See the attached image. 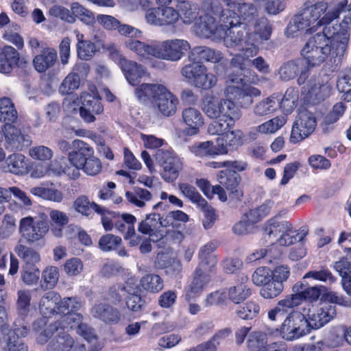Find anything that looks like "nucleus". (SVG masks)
<instances>
[{"label": "nucleus", "mask_w": 351, "mask_h": 351, "mask_svg": "<svg viewBox=\"0 0 351 351\" xmlns=\"http://www.w3.org/2000/svg\"><path fill=\"white\" fill-rule=\"evenodd\" d=\"M219 24L216 23L214 16H201V20L197 23L201 35L206 38L214 39H223L227 47L235 48L243 53V47L247 40V34L244 35V31L238 27L239 19L237 16L230 18L226 12L218 15Z\"/></svg>", "instance_id": "1"}, {"label": "nucleus", "mask_w": 351, "mask_h": 351, "mask_svg": "<svg viewBox=\"0 0 351 351\" xmlns=\"http://www.w3.org/2000/svg\"><path fill=\"white\" fill-rule=\"evenodd\" d=\"M125 47L134 52L141 61L152 58L176 62L180 60L190 49L189 43L183 39H170L163 41L151 40L149 43L128 38Z\"/></svg>", "instance_id": "2"}, {"label": "nucleus", "mask_w": 351, "mask_h": 351, "mask_svg": "<svg viewBox=\"0 0 351 351\" xmlns=\"http://www.w3.org/2000/svg\"><path fill=\"white\" fill-rule=\"evenodd\" d=\"M201 107L208 118L218 119L208 125L207 132L211 135H219L227 129L232 128L241 116V110L234 101L219 99L210 94L204 97Z\"/></svg>", "instance_id": "3"}, {"label": "nucleus", "mask_w": 351, "mask_h": 351, "mask_svg": "<svg viewBox=\"0 0 351 351\" xmlns=\"http://www.w3.org/2000/svg\"><path fill=\"white\" fill-rule=\"evenodd\" d=\"M134 93L140 102L151 101L163 116H172L177 110L178 100L164 84L144 83L135 89Z\"/></svg>", "instance_id": "4"}, {"label": "nucleus", "mask_w": 351, "mask_h": 351, "mask_svg": "<svg viewBox=\"0 0 351 351\" xmlns=\"http://www.w3.org/2000/svg\"><path fill=\"white\" fill-rule=\"evenodd\" d=\"M312 307L311 304H305L302 311H293L287 316L280 328L283 339L287 341L298 339L314 329L308 317Z\"/></svg>", "instance_id": "5"}, {"label": "nucleus", "mask_w": 351, "mask_h": 351, "mask_svg": "<svg viewBox=\"0 0 351 351\" xmlns=\"http://www.w3.org/2000/svg\"><path fill=\"white\" fill-rule=\"evenodd\" d=\"M247 40L243 47V56L246 58L255 56L258 52V44L268 40L271 35L272 26L268 19L258 15L247 25Z\"/></svg>", "instance_id": "6"}, {"label": "nucleus", "mask_w": 351, "mask_h": 351, "mask_svg": "<svg viewBox=\"0 0 351 351\" xmlns=\"http://www.w3.org/2000/svg\"><path fill=\"white\" fill-rule=\"evenodd\" d=\"M82 315L78 313L65 314L60 319L49 324L46 329L42 331L37 337V341L39 343L44 344L47 341V338L54 331H58L59 329L65 330L68 328L75 330L77 333L87 339L90 328L86 324L82 323Z\"/></svg>", "instance_id": "7"}, {"label": "nucleus", "mask_w": 351, "mask_h": 351, "mask_svg": "<svg viewBox=\"0 0 351 351\" xmlns=\"http://www.w3.org/2000/svg\"><path fill=\"white\" fill-rule=\"evenodd\" d=\"M49 226L47 215L40 213L34 217L27 216L19 221V232L21 236L28 243L40 241L49 232Z\"/></svg>", "instance_id": "8"}, {"label": "nucleus", "mask_w": 351, "mask_h": 351, "mask_svg": "<svg viewBox=\"0 0 351 351\" xmlns=\"http://www.w3.org/2000/svg\"><path fill=\"white\" fill-rule=\"evenodd\" d=\"M214 1L213 4H208L207 7L211 6V8H215L216 12L218 15L223 14L226 12L228 15L229 20L234 16H237L239 19V24L241 21L247 26L252 20L257 16V9L251 3L239 2V1Z\"/></svg>", "instance_id": "9"}, {"label": "nucleus", "mask_w": 351, "mask_h": 351, "mask_svg": "<svg viewBox=\"0 0 351 351\" xmlns=\"http://www.w3.org/2000/svg\"><path fill=\"white\" fill-rule=\"evenodd\" d=\"M154 1L152 11L148 13L147 23L155 26L173 25L180 19L179 10L173 1Z\"/></svg>", "instance_id": "10"}, {"label": "nucleus", "mask_w": 351, "mask_h": 351, "mask_svg": "<svg viewBox=\"0 0 351 351\" xmlns=\"http://www.w3.org/2000/svg\"><path fill=\"white\" fill-rule=\"evenodd\" d=\"M176 3V8L180 11V19L185 24H191L195 22V26L197 32L201 34L199 29L197 27V23L200 22L201 16H218V12H216L215 8H211V6L207 7L208 4H213L214 1H203L202 5V10H199V5L195 1H175Z\"/></svg>", "instance_id": "11"}, {"label": "nucleus", "mask_w": 351, "mask_h": 351, "mask_svg": "<svg viewBox=\"0 0 351 351\" xmlns=\"http://www.w3.org/2000/svg\"><path fill=\"white\" fill-rule=\"evenodd\" d=\"M278 233L280 237L277 239V243L281 246H287L293 244L296 240L299 233L293 230L292 223L288 221H277L276 218L269 220L266 224L264 237L276 238Z\"/></svg>", "instance_id": "12"}, {"label": "nucleus", "mask_w": 351, "mask_h": 351, "mask_svg": "<svg viewBox=\"0 0 351 351\" xmlns=\"http://www.w3.org/2000/svg\"><path fill=\"white\" fill-rule=\"evenodd\" d=\"M156 159L162 167L161 172L162 178L168 182L175 181L183 167L182 159L172 150L164 149L157 151Z\"/></svg>", "instance_id": "13"}, {"label": "nucleus", "mask_w": 351, "mask_h": 351, "mask_svg": "<svg viewBox=\"0 0 351 351\" xmlns=\"http://www.w3.org/2000/svg\"><path fill=\"white\" fill-rule=\"evenodd\" d=\"M316 125V119L311 112H300L292 127L291 141L295 143L302 141L313 132Z\"/></svg>", "instance_id": "14"}, {"label": "nucleus", "mask_w": 351, "mask_h": 351, "mask_svg": "<svg viewBox=\"0 0 351 351\" xmlns=\"http://www.w3.org/2000/svg\"><path fill=\"white\" fill-rule=\"evenodd\" d=\"M27 64L24 58L13 47H0V73L8 74L16 67L24 68Z\"/></svg>", "instance_id": "15"}, {"label": "nucleus", "mask_w": 351, "mask_h": 351, "mask_svg": "<svg viewBox=\"0 0 351 351\" xmlns=\"http://www.w3.org/2000/svg\"><path fill=\"white\" fill-rule=\"evenodd\" d=\"M2 131L6 149L21 150L30 145V137L27 134H23L20 129L10 123L5 124L2 127Z\"/></svg>", "instance_id": "16"}, {"label": "nucleus", "mask_w": 351, "mask_h": 351, "mask_svg": "<svg viewBox=\"0 0 351 351\" xmlns=\"http://www.w3.org/2000/svg\"><path fill=\"white\" fill-rule=\"evenodd\" d=\"M80 99V117L87 123L93 122L95 120V115L101 114L104 110L100 98L88 93H83Z\"/></svg>", "instance_id": "17"}, {"label": "nucleus", "mask_w": 351, "mask_h": 351, "mask_svg": "<svg viewBox=\"0 0 351 351\" xmlns=\"http://www.w3.org/2000/svg\"><path fill=\"white\" fill-rule=\"evenodd\" d=\"M138 230L143 234L149 235L153 241L162 239L165 231L160 227V214L152 213L147 215L145 219L138 224Z\"/></svg>", "instance_id": "18"}, {"label": "nucleus", "mask_w": 351, "mask_h": 351, "mask_svg": "<svg viewBox=\"0 0 351 351\" xmlns=\"http://www.w3.org/2000/svg\"><path fill=\"white\" fill-rule=\"evenodd\" d=\"M128 82L132 86L138 85L144 77L149 76L147 69L142 64L128 59L119 66Z\"/></svg>", "instance_id": "19"}, {"label": "nucleus", "mask_w": 351, "mask_h": 351, "mask_svg": "<svg viewBox=\"0 0 351 351\" xmlns=\"http://www.w3.org/2000/svg\"><path fill=\"white\" fill-rule=\"evenodd\" d=\"M90 314L95 318L109 324H116L121 318V314L117 308L101 302L95 303L90 309Z\"/></svg>", "instance_id": "20"}, {"label": "nucleus", "mask_w": 351, "mask_h": 351, "mask_svg": "<svg viewBox=\"0 0 351 351\" xmlns=\"http://www.w3.org/2000/svg\"><path fill=\"white\" fill-rule=\"evenodd\" d=\"M335 315V306L329 303H324L322 306L316 310L313 306L311 313H309L308 317L313 328L317 329L328 323Z\"/></svg>", "instance_id": "21"}, {"label": "nucleus", "mask_w": 351, "mask_h": 351, "mask_svg": "<svg viewBox=\"0 0 351 351\" xmlns=\"http://www.w3.org/2000/svg\"><path fill=\"white\" fill-rule=\"evenodd\" d=\"M182 118L186 125L187 134L193 136L199 132V129L204 124V119L201 112L194 107L184 108L182 112Z\"/></svg>", "instance_id": "22"}, {"label": "nucleus", "mask_w": 351, "mask_h": 351, "mask_svg": "<svg viewBox=\"0 0 351 351\" xmlns=\"http://www.w3.org/2000/svg\"><path fill=\"white\" fill-rule=\"evenodd\" d=\"M330 86L328 83H321L320 77H311L302 87V92L308 99H324L330 95Z\"/></svg>", "instance_id": "23"}, {"label": "nucleus", "mask_w": 351, "mask_h": 351, "mask_svg": "<svg viewBox=\"0 0 351 351\" xmlns=\"http://www.w3.org/2000/svg\"><path fill=\"white\" fill-rule=\"evenodd\" d=\"M57 58V51L54 48L42 46L40 53L34 58L33 64L38 72L44 73L54 66Z\"/></svg>", "instance_id": "24"}, {"label": "nucleus", "mask_w": 351, "mask_h": 351, "mask_svg": "<svg viewBox=\"0 0 351 351\" xmlns=\"http://www.w3.org/2000/svg\"><path fill=\"white\" fill-rule=\"evenodd\" d=\"M61 297L56 291H49L40 298L38 309L40 313L45 317H51L55 313H59V304Z\"/></svg>", "instance_id": "25"}, {"label": "nucleus", "mask_w": 351, "mask_h": 351, "mask_svg": "<svg viewBox=\"0 0 351 351\" xmlns=\"http://www.w3.org/2000/svg\"><path fill=\"white\" fill-rule=\"evenodd\" d=\"M209 271H204L202 267H197L196 268L195 276L186 294V300L196 297L202 292L205 286L210 281V277L207 274Z\"/></svg>", "instance_id": "26"}, {"label": "nucleus", "mask_w": 351, "mask_h": 351, "mask_svg": "<svg viewBox=\"0 0 351 351\" xmlns=\"http://www.w3.org/2000/svg\"><path fill=\"white\" fill-rule=\"evenodd\" d=\"M54 336L49 343V350L51 351H69L74 344L73 338L65 331L64 329H59L54 331L47 340Z\"/></svg>", "instance_id": "27"}, {"label": "nucleus", "mask_w": 351, "mask_h": 351, "mask_svg": "<svg viewBox=\"0 0 351 351\" xmlns=\"http://www.w3.org/2000/svg\"><path fill=\"white\" fill-rule=\"evenodd\" d=\"M217 246L213 242L203 245L199 251L200 262L198 267L204 268V271H212L217 264V258L212 254Z\"/></svg>", "instance_id": "28"}, {"label": "nucleus", "mask_w": 351, "mask_h": 351, "mask_svg": "<svg viewBox=\"0 0 351 351\" xmlns=\"http://www.w3.org/2000/svg\"><path fill=\"white\" fill-rule=\"evenodd\" d=\"M17 256L25 263L23 267H34L40 262L39 253L32 247L19 243L14 247Z\"/></svg>", "instance_id": "29"}, {"label": "nucleus", "mask_w": 351, "mask_h": 351, "mask_svg": "<svg viewBox=\"0 0 351 351\" xmlns=\"http://www.w3.org/2000/svg\"><path fill=\"white\" fill-rule=\"evenodd\" d=\"M115 229L121 233L125 239H128L134 234V223L136 221V217L128 213H123L117 217Z\"/></svg>", "instance_id": "30"}, {"label": "nucleus", "mask_w": 351, "mask_h": 351, "mask_svg": "<svg viewBox=\"0 0 351 351\" xmlns=\"http://www.w3.org/2000/svg\"><path fill=\"white\" fill-rule=\"evenodd\" d=\"M311 25L313 24L308 18L304 16V13L302 10L291 19L286 28L285 34L287 36L293 37L298 32L307 29Z\"/></svg>", "instance_id": "31"}, {"label": "nucleus", "mask_w": 351, "mask_h": 351, "mask_svg": "<svg viewBox=\"0 0 351 351\" xmlns=\"http://www.w3.org/2000/svg\"><path fill=\"white\" fill-rule=\"evenodd\" d=\"M18 117V112L12 100L7 97L0 98V121L5 124L14 123Z\"/></svg>", "instance_id": "32"}, {"label": "nucleus", "mask_w": 351, "mask_h": 351, "mask_svg": "<svg viewBox=\"0 0 351 351\" xmlns=\"http://www.w3.org/2000/svg\"><path fill=\"white\" fill-rule=\"evenodd\" d=\"M302 56L304 57L302 54ZM304 61L303 60H295L289 61L284 64L279 69V75L282 80L285 81H289L293 79L298 73V72L302 69L304 64H308L310 66H314L315 65L309 64L305 58Z\"/></svg>", "instance_id": "33"}, {"label": "nucleus", "mask_w": 351, "mask_h": 351, "mask_svg": "<svg viewBox=\"0 0 351 351\" xmlns=\"http://www.w3.org/2000/svg\"><path fill=\"white\" fill-rule=\"evenodd\" d=\"M125 198L132 205L143 208L145 206L146 202L152 198V195L147 189L136 187L132 191L125 193Z\"/></svg>", "instance_id": "34"}, {"label": "nucleus", "mask_w": 351, "mask_h": 351, "mask_svg": "<svg viewBox=\"0 0 351 351\" xmlns=\"http://www.w3.org/2000/svg\"><path fill=\"white\" fill-rule=\"evenodd\" d=\"M273 205V201L270 199L266 200L260 206L250 209L245 214L244 217L249 224L256 223L270 213Z\"/></svg>", "instance_id": "35"}, {"label": "nucleus", "mask_w": 351, "mask_h": 351, "mask_svg": "<svg viewBox=\"0 0 351 351\" xmlns=\"http://www.w3.org/2000/svg\"><path fill=\"white\" fill-rule=\"evenodd\" d=\"M247 278H242V282L229 289V299L234 304H239L251 295V290L246 285Z\"/></svg>", "instance_id": "36"}, {"label": "nucleus", "mask_w": 351, "mask_h": 351, "mask_svg": "<svg viewBox=\"0 0 351 351\" xmlns=\"http://www.w3.org/2000/svg\"><path fill=\"white\" fill-rule=\"evenodd\" d=\"M8 170L16 175H23L27 173V166L25 156L21 154H12L5 161Z\"/></svg>", "instance_id": "37"}, {"label": "nucleus", "mask_w": 351, "mask_h": 351, "mask_svg": "<svg viewBox=\"0 0 351 351\" xmlns=\"http://www.w3.org/2000/svg\"><path fill=\"white\" fill-rule=\"evenodd\" d=\"M279 108L280 98L272 95L258 102L254 112L256 115L261 117L273 113Z\"/></svg>", "instance_id": "38"}, {"label": "nucleus", "mask_w": 351, "mask_h": 351, "mask_svg": "<svg viewBox=\"0 0 351 351\" xmlns=\"http://www.w3.org/2000/svg\"><path fill=\"white\" fill-rule=\"evenodd\" d=\"M194 55H197L200 59L212 63L219 62L223 58V53L220 51L204 46L193 48L189 58H191V56Z\"/></svg>", "instance_id": "39"}, {"label": "nucleus", "mask_w": 351, "mask_h": 351, "mask_svg": "<svg viewBox=\"0 0 351 351\" xmlns=\"http://www.w3.org/2000/svg\"><path fill=\"white\" fill-rule=\"evenodd\" d=\"M27 332L26 328L23 327V331L20 335L25 336ZM19 335V329H15L14 332L11 330V333H9L8 335H5V338L3 337V339L6 342L8 351H28L27 346L22 339L16 337V335L18 336Z\"/></svg>", "instance_id": "40"}, {"label": "nucleus", "mask_w": 351, "mask_h": 351, "mask_svg": "<svg viewBox=\"0 0 351 351\" xmlns=\"http://www.w3.org/2000/svg\"><path fill=\"white\" fill-rule=\"evenodd\" d=\"M219 184L230 193H238L237 188L240 181V176L236 172L221 171L217 175Z\"/></svg>", "instance_id": "41"}, {"label": "nucleus", "mask_w": 351, "mask_h": 351, "mask_svg": "<svg viewBox=\"0 0 351 351\" xmlns=\"http://www.w3.org/2000/svg\"><path fill=\"white\" fill-rule=\"evenodd\" d=\"M138 293L136 281L134 280L132 281V285H130L126 295V305L130 310L134 312L140 311L144 304V301Z\"/></svg>", "instance_id": "42"}, {"label": "nucleus", "mask_w": 351, "mask_h": 351, "mask_svg": "<svg viewBox=\"0 0 351 351\" xmlns=\"http://www.w3.org/2000/svg\"><path fill=\"white\" fill-rule=\"evenodd\" d=\"M178 188L182 194L197 207H205L206 200L202 197L196 189L188 183H179Z\"/></svg>", "instance_id": "43"}, {"label": "nucleus", "mask_w": 351, "mask_h": 351, "mask_svg": "<svg viewBox=\"0 0 351 351\" xmlns=\"http://www.w3.org/2000/svg\"><path fill=\"white\" fill-rule=\"evenodd\" d=\"M298 100V91L294 88L287 89L284 97L280 99V108L285 113L290 114L296 107Z\"/></svg>", "instance_id": "44"}, {"label": "nucleus", "mask_w": 351, "mask_h": 351, "mask_svg": "<svg viewBox=\"0 0 351 351\" xmlns=\"http://www.w3.org/2000/svg\"><path fill=\"white\" fill-rule=\"evenodd\" d=\"M286 122L287 119L285 116H278L259 125L256 130L258 132L263 134H274L280 130Z\"/></svg>", "instance_id": "45"}, {"label": "nucleus", "mask_w": 351, "mask_h": 351, "mask_svg": "<svg viewBox=\"0 0 351 351\" xmlns=\"http://www.w3.org/2000/svg\"><path fill=\"white\" fill-rule=\"evenodd\" d=\"M190 152L199 158L215 157V145L213 142L207 141L195 143L189 147Z\"/></svg>", "instance_id": "46"}, {"label": "nucleus", "mask_w": 351, "mask_h": 351, "mask_svg": "<svg viewBox=\"0 0 351 351\" xmlns=\"http://www.w3.org/2000/svg\"><path fill=\"white\" fill-rule=\"evenodd\" d=\"M242 82L243 79L241 77H234L232 75H229L227 78L226 88L223 90L226 98L222 99H230L232 101L237 100L242 90L238 85L241 84Z\"/></svg>", "instance_id": "47"}, {"label": "nucleus", "mask_w": 351, "mask_h": 351, "mask_svg": "<svg viewBox=\"0 0 351 351\" xmlns=\"http://www.w3.org/2000/svg\"><path fill=\"white\" fill-rule=\"evenodd\" d=\"M205 66L202 62L194 61L184 66L181 70V74L194 85Z\"/></svg>", "instance_id": "48"}, {"label": "nucleus", "mask_w": 351, "mask_h": 351, "mask_svg": "<svg viewBox=\"0 0 351 351\" xmlns=\"http://www.w3.org/2000/svg\"><path fill=\"white\" fill-rule=\"evenodd\" d=\"M154 1H122L121 8L126 12H145V18L152 11Z\"/></svg>", "instance_id": "49"}, {"label": "nucleus", "mask_w": 351, "mask_h": 351, "mask_svg": "<svg viewBox=\"0 0 351 351\" xmlns=\"http://www.w3.org/2000/svg\"><path fill=\"white\" fill-rule=\"evenodd\" d=\"M217 75L208 72L207 68L205 66L193 86L202 90H209L217 85Z\"/></svg>", "instance_id": "50"}, {"label": "nucleus", "mask_w": 351, "mask_h": 351, "mask_svg": "<svg viewBox=\"0 0 351 351\" xmlns=\"http://www.w3.org/2000/svg\"><path fill=\"white\" fill-rule=\"evenodd\" d=\"M143 289L152 293H156L162 289L163 280L156 274H147L141 280Z\"/></svg>", "instance_id": "51"}, {"label": "nucleus", "mask_w": 351, "mask_h": 351, "mask_svg": "<svg viewBox=\"0 0 351 351\" xmlns=\"http://www.w3.org/2000/svg\"><path fill=\"white\" fill-rule=\"evenodd\" d=\"M247 345L252 351L259 350L268 346L267 335L261 331L251 332L247 340Z\"/></svg>", "instance_id": "52"}, {"label": "nucleus", "mask_w": 351, "mask_h": 351, "mask_svg": "<svg viewBox=\"0 0 351 351\" xmlns=\"http://www.w3.org/2000/svg\"><path fill=\"white\" fill-rule=\"evenodd\" d=\"M59 280V270L55 266L47 267L42 273V287L51 289L55 287Z\"/></svg>", "instance_id": "53"}, {"label": "nucleus", "mask_w": 351, "mask_h": 351, "mask_svg": "<svg viewBox=\"0 0 351 351\" xmlns=\"http://www.w3.org/2000/svg\"><path fill=\"white\" fill-rule=\"evenodd\" d=\"M75 210L84 216H89L92 214L93 210L98 211L99 206L97 204L90 203L88 198L85 195L79 196L73 203Z\"/></svg>", "instance_id": "54"}, {"label": "nucleus", "mask_w": 351, "mask_h": 351, "mask_svg": "<svg viewBox=\"0 0 351 351\" xmlns=\"http://www.w3.org/2000/svg\"><path fill=\"white\" fill-rule=\"evenodd\" d=\"M49 215L51 221L59 227V228L52 230L53 234L57 237H61L62 230L60 228L68 223L69 217L65 213L55 209L50 210Z\"/></svg>", "instance_id": "55"}, {"label": "nucleus", "mask_w": 351, "mask_h": 351, "mask_svg": "<svg viewBox=\"0 0 351 351\" xmlns=\"http://www.w3.org/2000/svg\"><path fill=\"white\" fill-rule=\"evenodd\" d=\"M80 84V78L78 74L71 73L60 84L59 91L63 95L71 94L79 88Z\"/></svg>", "instance_id": "56"}, {"label": "nucleus", "mask_w": 351, "mask_h": 351, "mask_svg": "<svg viewBox=\"0 0 351 351\" xmlns=\"http://www.w3.org/2000/svg\"><path fill=\"white\" fill-rule=\"evenodd\" d=\"M72 14L78 18L86 25H90L95 22V16L92 12L86 9L78 2H75L71 6Z\"/></svg>", "instance_id": "57"}, {"label": "nucleus", "mask_w": 351, "mask_h": 351, "mask_svg": "<svg viewBox=\"0 0 351 351\" xmlns=\"http://www.w3.org/2000/svg\"><path fill=\"white\" fill-rule=\"evenodd\" d=\"M260 312L258 304L249 301L237 311V315L243 319H252L256 317Z\"/></svg>", "instance_id": "58"}, {"label": "nucleus", "mask_w": 351, "mask_h": 351, "mask_svg": "<svg viewBox=\"0 0 351 351\" xmlns=\"http://www.w3.org/2000/svg\"><path fill=\"white\" fill-rule=\"evenodd\" d=\"M283 289V285L271 280L262 287L260 295L265 299H273L279 295Z\"/></svg>", "instance_id": "59"}, {"label": "nucleus", "mask_w": 351, "mask_h": 351, "mask_svg": "<svg viewBox=\"0 0 351 351\" xmlns=\"http://www.w3.org/2000/svg\"><path fill=\"white\" fill-rule=\"evenodd\" d=\"M261 95V91L252 86H245L242 88L237 101L241 106L247 107L253 102V97Z\"/></svg>", "instance_id": "60"}, {"label": "nucleus", "mask_w": 351, "mask_h": 351, "mask_svg": "<svg viewBox=\"0 0 351 351\" xmlns=\"http://www.w3.org/2000/svg\"><path fill=\"white\" fill-rule=\"evenodd\" d=\"M82 306V301L75 297H68L63 299L59 304V313L68 314L78 311Z\"/></svg>", "instance_id": "61"}, {"label": "nucleus", "mask_w": 351, "mask_h": 351, "mask_svg": "<svg viewBox=\"0 0 351 351\" xmlns=\"http://www.w3.org/2000/svg\"><path fill=\"white\" fill-rule=\"evenodd\" d=\"M122 243L121 238L111 234L102 236L99 241V245L101 250L109 252L117 250Z\"/></svg>", "instance_id": "62"}, {"label": "nucleus", "mask_w": 351, "mask_h": 351, "mask_svg": "<svg viewBox=\"0 0 351 351\" xmlns=\"http://www.w3.org/2000/svg\"><path fill=\"white\" fill-rule=\"evenodd\" d=\"M16 308L19 313L25 315L29 311L31 293L28 290H19L17 292Z\"/></svg>", "instance_id": "63"}, {"label": "nucleus", "mask_w": 351, "mask_h": 351, "mask_svg": "<svg viewBox=\"0 0 351 351\" xmlns=\"http://www.w3.org/2000/svg\"><path fill=\"white\" fill-rule=\"evenodd\" d=\"M252 282L256 286H263L272 280V274L269 268L260 267L252 274Z\"/></svg>", "instance_id": "64"}]
</instances>
